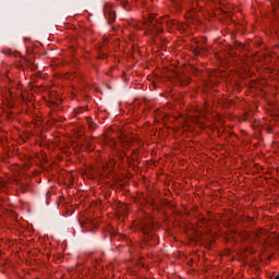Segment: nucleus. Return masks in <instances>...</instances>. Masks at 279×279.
<instances>
[{"label": "nucleus", "mask_w": 279, "mask_h": 279, "mask_svg": "<svg viewBox=\"0 0 279 279\" xmlns=\"http://www.w3.org/2000/svg\"><path fill=\"white\" fill-rule=\"evenodd\" d=\"M151 230H154V225L151 222H144L141 226V232H143L144 234V241L146 243H150L149 245H157L158 240L156 238V234H154V232H151Z\"/></svg>", "instance_id": "f257e3e1"}, {"label": "nucleus", "mask_w": 279, "mask_h": 279, "mask_svg": "<svg viewBox=\"0 0 279 279\" xmlns=\"http://www.w3.org/2000/svg\"><path fill=\"white\" fill-rule=\"evenodd\" d=\"M206 37H201L199 39H193L195 46H193L194 56H202L206 53Z\"/></svg>", "instance_id": "f03ea898"}, {"label": "nucleus", "mask_w": 279, "mask_h": 279, "mask_svg": "<svg viewBox=\"0 0 279 279\" xmlns=\"http://www.w3.org/2000/svg\"><path fill=\"white\" fill-rule=\"evenodd\" d=\"M173 77L180 82L181 86H189V83L191 82V76H189V71L186 69L174 72Z\"/></svg>", "instance_id": "7ed1b4c3"}, {"label": "nucleus", "mask_w": 279, "mask_h": 279, "mask_svg": "<svg viewBox=\"0 0 279 279\" xmlns=\"http://www.w3.org/2000/svg\"><path fill=\"white\" fill-rule=\"evenodd\" d=\"M243 238L248 239L250 243H256L260 236V233L256 231H251V232H244L242 234Z\"/></svg>", "instance_id": "20e7f679"}, {"label": "nucleus", "mask_w": 279, "mask_h": 279, "mask_svg": "<svg viewBox=\"0 0 279 279\" xmlns=\"http://www.w3.org/2000/svg\"><path fill=\"white\" fill-rule=\"evenodd\" d=\"M105 15L109 20V23H114L116 14H114V11H112V9L110 7H107L105 9Z\"/></svg>", "instance_id": "39448f33"}, {"label": "nucleus", "mask_w": 279, "mask_h": 279, "mask_svg": "<svg viewBox=\"0 0 279 279\" xmlns=\"http://www.w3.org/2000/svg\"><path fill=\"white\" fill-rule=\"evenodd\" d=\"M129 208H128V205L125 204H122L120 206V209H119V215H121V217H123L125 219V217H128V213H129Z\"/></svg>", "instance_id": "423d86ee"}, {"label": "nucleus", "mask_w": 279, "mask_h": 279, "mask_svg": "<svg viewBox=\"0 0 279 279\" xmlns=\"http://www.w3.org/2000/svg\"><path fill=\"white\" fill-rule=\"evenodd\" d=\"M134 0H120V3L124 10H130V3Z\"/></svg>", "instance_id": "0eeeda50"}, {"label": "nucleus", "mask_w": 279, "mask_h": 279, "mask_svg": "<svg viewBox=\"0 0 279 279\" xmlns=\"http://www.w3.org/2000/svg\"><path fill=\"white\" fill-rule=\"evenodd\" d=\"M85 149H87L88 151H93V143L90 142V140L85 141Z\"/></svg>", "instance_id": "6e6552de"}, {"label": "nucleus", "mask_w": 279, "mask_h": 279, "mask_svg": "<svg viewBox=\"0 0 279 279\" xmlns=\"http://www.w3.org/2000/svg\"><path fill=\"white\" fill-rule=\"evenodd\" d=\"M153 22H154V15L150 14V15L147 17V21H145L144 23H145V25H149V24L153 23Z\"/></svg>", "instance_id": "1a4fd4ad"}, {"label": "nucleus", "mask_w": 279, "mask_h": 279, "mask_svg": "<svg viewBox=\"0 0 279 279\" xmlns=\"http://www.w3.org/2000/svg\"><path fill=\"white\" fill-rule=\"evenodd\" d=\"M154 29L156 34H162V28L160 26H155Z\"/></svg>", "instance_id": "9d476101"}, {"label": "nucleus", "mask_w": 279, "mask_h": 279, "mask_svg": "<svg viewBox=\"0 0 279 279\" xmlns=\"http://www.w3.org/2000/svg\"><path fill=\"white\" fill-rule=\"evenodd\" d=\"M95 122H90V120H88V128L89 130H95Z\"/></svg>", "instance_id": "9b49d317"}, {"label": "nucleus", "mask_w": 279, "mask_h": 279, "mask_svg": "<svg viewBox=\"0 0 279 279\" xmlns=\"http://www.w3.org/2000/svg\"><path fill=\"white\" fill-rule=\"evenodd\" d=\"M241 45H243V44H241V41H235L234 43V47H236V48L241 47Z\"/></svg>", "instance_id": "f8f14e48"}, {"label": "nucleus", "mask_w": 279, "mask_h": 279, "mask_svg": "<svg viewBox=\"0 0 279 279\" xmlns=\"http://www.w3.org/2000/svg\"><path fill=\"white\" fill-rule=\"evenodd\" d=\"M136 144V140L135 141H133V145H135Z\"/></svg>", "instance_id": "ddd939ff"}, {"label": "nucleus", "mask_w": 279, "mask_h": 279, "mask_svg": "<svg viewBox=\"0 0 279 279\" xmlns=\"http://www.w3.org/2000/svg\"><path fill=\"white\" fill-rule=\"evenodd\" d=\"M275 279H279V275L275 277Z\"/></svg>", "instance_id": "4468645a"}, {"label": "nucleus", "mask_w": 279, "mask_h": 279, "mask_svg": "<svg viewBox=\"0 0 279 279\" xmlns=\"http://www.w3.org/2000/svg\"><path fill=\"white\" fill-rule=\"evenodd\" d=\"M157 23H162V22H160V20H158Z\"/></svg>", "instance_id": "2eb2a0df"}, {"label": "nucleus", "mask_w": 279, "mask_h": 279, "mask_svg": "<svg viewBox=\"0 0 279 279\" xmlns=\"http://www.w3.org/2000/svg\"><path fill=\"white\" fill-rule=\"evenodd\" d=\"M257 47H260V44H257Z\"/></svg>", "instance_id": "dca6fc26"}, {"label": "nucleus", "mask_w": 279, "mask_h": 279, "mask_svg": "<svg viewBox=\"0 0 279 279\" xmlns=\"http://www.w3.org/2000/svg\"><path fill=\"white\" fill-rule=\"evenodd\" d=\"M133 154H136V150H133Z\"/></svg>", "instance_id": "f3484780"}]
</instances>
